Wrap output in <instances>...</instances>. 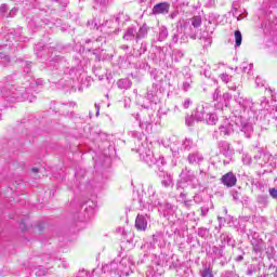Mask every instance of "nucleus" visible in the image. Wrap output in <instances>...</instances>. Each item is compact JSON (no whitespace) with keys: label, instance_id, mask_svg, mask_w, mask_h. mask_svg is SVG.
<instances>
[{"label":"nucleus","instance_id":"1","mask_svg":"<svg viewBox=\"0 0 277 277\" xmlns=\"http://www.w3.org/2000/svg\"><path fill=\"white\" fill-rule=\"evenodd\" d=\"M222 182L226 187H235V185H237V176H235L233 172H228L222 176Z\"/></svg>","mask_w":277,"mask_h":277},{"label":"nucleus","instance_id":"2","mask_svg":"<svg viewBox=\"0 0 277 277\" xmlns=\"http://www.w3.org/2000/svg\"><path fill=\"white\" fill-rule=\"evenodd\" d=\"M168 10H170V4L168 2L158 3L153 8L154 14H168Z\"/></svg>","mask_w":277,"mask_h":277},{"label":"nucleus","instance_id":"3","mask_svg":"<svg viewBox=\"0 0 277 277\" xmlns=\"http://www.w3.org/2000/svg\"><path fill=\"white\" fill-rule=\"evenodd\" d=\"M148 226V220L144 215H137L135 220V227L137 230H146Z\"/></svg>","mask_w":277,"mask_h":277},{"label":"nucleus","instance_id":"4","mask_svg":"<svg viewBox=\"0 0 277 277\" xmlns=\"http://www.w3.org/2000/svg\"><path fill=\"white\" fill-rule=\"evenodd\" d=\"M220 133L222 135H230V133H233V126L230 123H226L225 126L220 127Z\"/></svg>","mask_w":277,"mask_h":277},{"label":"nucleus","instance_id":"5","mask_svg":"<svg viewBox=\"0 0 277 277\" xmlns=\"http://www.w3.org/2000/svg\"><path fill=\"white\" fill-rule=\"evenodd\" d=\"M234 36H235V40H236V47H241V40H242L241 31L236 30L234 32Z\"/></svg>","mask_w":277,"mask_h":277},{"label":"nucleus","instance_id":"6","mask_svg":"<svg viewBox=\"0 0 277 277\" xmlns=\"http://www.w3.org/2000/svg\"><path fill=\"white\" fill-rule=\"evenodd\" d=\"M192 25L193 27H200V25H202V18L198 16L194 17L192 21Z\"/></svg>","mask_w":277,"mask_h":277},{"label":"nucleus","instance_id":"7","mask_svg":"<svg viewBox=\"0 0 277 277\" xmlns=\"http://www.w3.org/2000/svg\"><path fill=\"white\" fill-rule=\"evenodd\" d=\"M201 277H213V272L211 268H205L201 271Z\"/></svg>","mask_w":277,"mask_h":277},{"label":"nucleus","instance_id":"8","mask_svg":"<svg viewBox=\"0 0 277 277\" xmlns=\"http://www.w3.org/2000/svg\"><path fill=\"white\" fill-rule=\"evenodd\" d=\"M159 38H160V40H166V38H168V29L167 28L160 29Z\"/></svg>","mask_w":277,"mask_h":277},{"label":"nucleus","instance_id":"9","mask_svg":"<svg viewBox=\"0 0 277 277\" xmlns=\"http://www.w3.org/2000/svg\"><path fill=\"white\" fill-rule=\"evenodd\" d=\"M208 124H215L217 122V116L215 115H209V118L207 119Z\"/></svg>","mask_w":277,"mask_h":277},{"label":"nucleus","instance_id":"10","mask_svg":"<svg viewBox=\"0 0 277 277\" xmlns=\"http://www.w3.org/2000/svg\"><path fill=\"white\" fill-rule=\"evenodd\" d=\"M222 98L224 100L225 107H228V101H230V94L224 93Z\"/></svg>","mask_w":277,"mask_h":277},{"label":"nucleus","instance_id":"11","mask_svg":"<svg viewBox=\"0 0 277 277\" xmlns=\"http://www.w3.org/2000/svg\"><path fill=\"white\" fill-rule=\"evenodd\" d=\"M129 36H135V29L129 28L126 34V38H129Z\"/></svg>","mask_w":277,"mask_h":277},{"label":"nucleus","instance_id":"12","mask_svg":"<svg viewBox=\"0 0 277 277\" xmlns=\"http://www.w3.org/2000/svg\"><path fill=\"white\" fill-rule=\"evenodd\" d=\"M221 79H222V81H224L225 83H228V81H230V78H229L228 75H226V74H223V75L221 76Z\"/></svg>","mask_w":277,"mask_h":277},{"label":"nucleus","instance_id":"13","mask_svg":"<svg viewBox=\"0 0 277 277\" xmlns=\"http://www.w3.org/2000/svg\"><path fill=\"white\" fill-rule=\"evenodd\" d=\"M146 34V27H141L140 31H138V38H142V36H144Z\"/></svg>","mask_w":277,"mask_h":277},{"label":"nucleus","instance_id":"14","mask_svg":"<svg viewBox=\"0 0 277 277\" xmlns=\"http://www.w3.org/2000/svg\"><path fill=\"white\" fill-rule=\"evenodd\" d=\"M269 194H271L272 198H277V189L276 188L271 189Z\"/></svg>","mask_w":277,"mask_h":277},{"label":"nucleus","instance_id":"15","mask_svg":"<svg viewBox=\"0 0 277 277\" xmlns=\"http://www.w3.org/2000/svg\"><path fill=\"white\" fill-rule=\"evenodd\" d=\"M189 105H192V101L186 100V101L184 102V108L187 109V108L189 107Z\"/></svg>","mask_w":277,"mask_h":277},{"label":"nucleus","instance_id":"16","mask_svg":"<svg viewBox=\"0 0 277 277\" xmlns=\"http://www.w3.org/2000/svg\"><path fill=\"white\" fill-rule=\"evenodd\" d=\"M219 94H220V91H215V94H214V100H215V101H220V97H217Z\"/></svg>","mask_w":277,"mask_h":277},{"label":"nucleus","instance_id":"17","mask_svg":"<svg viewBox=\"0 0 277 277\" xmlns=\"http://www.w3.org/2000/svg\"><path fill=\"white\" fill-rule=\"evenodd\" d=\"M5 10H8V6H5V5H2L1 8H0V12H5Z\"/></svg>","mask_w":277,"mask_h":277},{"label":"nucleus","instance_id":"18","mask_svg":"<svg viewBox=\"0 0 277 277\" xmlns=\"http://www.w3.org/2000/svg\"><path fill=\"white\" fill-rule=\"evenodd\" d=\"M255 252H261L262 248L254 247Z\"/></svg>","mask_w":277,"mask_h":277},{"label":"nucleus","instance_id":"19","mask_svg":"<svg viewBox=\"0 0 277 277\" xmlns=\"http://www.w3.org/2000/svg\"><path fill=\"white\" fill-rule=\"evenodd\" d=\"M10 14L15 15V14H16V10H12V11L10 12Z\"/></svg>","mask_w":277,"mask_h":277},{"label":"nucleus","instance_id":"20","mask_svg":"<svg viewBox=\"0 0 277 277\" xmlns=\"http://www.w3.org/2000/svg\"><path fill=\"white\" fill-rule=\"evenodd\" d=\"M31 171L32 172H38V168H32Z\"/></svg>","mask_w":277,"mask_h":277},{"label":"nucleus","instance_id":"21","mask_svg":"<svg viewBox=\"0 0 277 277\" xmlns=\"http://www.w3.org/2000/svg\"><path fill=\"white\" fill-rule=\"evenodd\" d=\"M36 274L37 276H42V273H40V271H38Z\"/></svg>","mask_w":277,"mask_h":277},{"label":"nucleus","instance_id":"22","mask_svg":"<svg viewBox=\"0 0 277 277\" xmlns=\"http://www.w3.org/2000/svg\"><path fill=\"white\" fill-rule=\"evenodd\" d=\"M96 116H98V107H97V113H96Z\"/></svg>","mask_w":277,"mask_h":277}]
</instances>
